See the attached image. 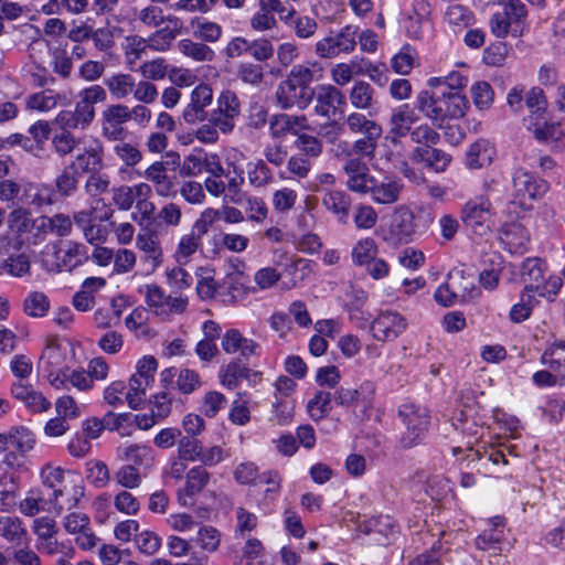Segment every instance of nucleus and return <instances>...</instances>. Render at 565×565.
Wrapping results in <instances>:
<instances>
[{
    "instance_id": "1",
    "label": "nucleus",
    "mask_w": 565,
    "mask_h": 565,
    "mask_svg": "<svg viewBox=\"0 0 565 565\" xmlns=\"http://www.w3.org/2000/svg\"><path fill=\"white\" fill-rule=\"evenodd\" d=\"M343 125L351 135L359 136V138L353 141L351 147L343 141L342 154L345 157L374 158L383 134L382 126L360 111L348 114L343 119Z\"/></svg>"
},
{
    "instance_id": "2",
    "label": "nucleus",
    "mask_w": 565,
    "mask_h": 565,
    "mask_svg": "<svg viewBox=\"0 0 565 565\" xmlns=\"http://www.w3.org/2000/svg\"><path fill=\"white\" fill-rule=\"evenodd\" d=\"M483 189L484 194L469 200L461 209L462 223L478 236H487L492 231L494 212L491 201L502 191V185L491 179L484 182Z\"/></svg>"
},
{
    "instance_id": "3",
    "label": "nucleus",
    "mask_w": 565,
    "mask_h": 565,
    "mask_svg": "<svg viewBox=\"0 0 565 565\" xmlns=\"http://www.w3.org/2000/svg\"><path fill=\"white\" fill-rule=\"evenodd\" d=\"M398 416L404 425V430L399 438L401 446L403 448H412L420 444L429 426L427 409L415 404H404L399 407Z\"/></svg>"
},
{
    "instance_id": "4",
    "label": "nucleus",
    "mask_w": 565,
    "mask_h": 565,
    "mask_svg": "<svg viewBox=\"0 0 565 565\" xmlns=\"http://www.w3.org/2000/svg\"><path fill=\"white\" fill-rule=\"evenodd\" d=\"M358 28L345 25L339 31H330L315 44V53L321 58H335L350 54L356 46Z\"/></svg>"
},
{
    "instance_id": "5",
    "label": "nucleus",
    "mask_w": 565,
    "mask_h": 565,
    "mask_svg": "<svg viewBox=\"0 0 565 565\" xmlns=\"http://www.w3.org/2000/svg\"><path fill=\"white\" fill-rule=\"evenodd\" d=\"M512 201L509 204L518 203L524 206L527 201H535L547 192L548 183L529 171L515 169L512 173Z\"/></svg>"
},
{
    "instance_id": "6",
    "label": "nucleus",
    "mask_w": 565,
    "mask_h": 565,
    "mask_svg": "<svg viewBox=\"0 0 565 565\" xmlns=\"http://www.w3.org/2000/svg\"><path fill=\"white\" fill-rule=\"evenodd\" d=\"M241 113V103L237 95L231 90H224L216 99L214 108L209 117L217 126L222 134H231L235 127V121Z\"/></svg>"
},
{
    "instance_id": "7",
    "label": "nucleus",
    "mask_w": 565,
    "mask_h": 565,
    "mask_svg": "<svg viewBox=\"0 0 565 565\" xmlns=\"http://www.w3.org/2000/svg\"><path fill=\"white\" fill-rule=\"evenodd\" d=\"M62 525L68 534L75 536V544L81 550L90 551L97 546L99 539L94 533L86 513L70 512L63 518Z\"/></svg>"
},
{
    "instance_id": "8",
    "label": "nucleus",
    "mask_w": 565,
    "mask_h": 565,
    "mask_svg": "<svg viewBox=\"0 0 565 565\" xmlns=\"http://www.w3.org/2000/svg\"><path fill=\"white\" fill-rule=\"evenodd\" d=\"M126 104L117 103L105 107L100 114V134L109 141H122L128 135Z\"/></svg>"
},
{
    "instance_id": "9",
    "label": "nucleus",
    "mask_w": 565,
    "mask_h": 565,
    "mask_svg": "<svg viewBox=\"0 0 565 565\" xmlns=\"http://www.w3.org/2000/svg\"><path fill=\"white\" fill-rule=\"evenodd\" d=\"M315 113L317 116L332 118L343 114L347 105L344 94L334 85L322 84L315 89Z\"/></svg>"
},
{
    "instance_id": "10",
    "label": "nucleus",
    "mask_w": 565,
    "mask_h": 565,
    "mask_svg": "<svg viewBox=\"0 0 565 565\" xmlns=\"http://www.w3.org/2000/svg\"><path fill=\"white\" fill-rule=\"evenodd\" d=\"M406 328V319L396 311L380 312L371 324L373 338L382 342L394 341Z\"/></svg>"
},
{
    "instance_id": "11",
    "label": "nucleus",
    "mask_w": 565,
    "mask_h": 565,
    "mask_svg": "<svg viewBox=\"0 0 565 565\" xmlns=\"http://www.w3.org/2000/svg\"><path fill=\"white\" fill-rule=\"evenodd\" d=\"M51 491L46 499L47 512H54L56 514H61L64 510L76 507L84 495V487L73 480Z\"/></svg>"
},
{
    "instance_id": "12",
    "label": "nucleus",
    "mask_w": 565,
    "mask_h": 565,
    "mask_svg": "<svg viewBox=\"0 0 565 565\" xmlns=\"http://www.w3.org/2000/svg\"><path fill=\"white\" fill-rule=\"evenodd\" d=\"M371 199L376 204L391 205L396 203L404 190V183L401 178L396 175H384L370 184Z\"/></svg>"
},
{
    "instance_id": "13",
    "label": "nucleus",
    "mask_w": 565,
    "mask_h": 565,
    "mask_svg": "<svg viewBox=\"0 0 565 565\" xmlns=\"http://www.w3.org/2000/svg\"><path fill=\"white\" fill-rule=\"evenodd\" d=\"M315 92L302 90L300 86H297L290 79L286 77L276 90V102L282 109H289L297 107L299 109H306L313 100Z\"/></svg>"
},
{
    "instance_id": "14",
    "label": "nucleus",
    "mask_w": 565,
    "mask_h": 565,
    "mask_svg": "<svg viewBox=\"0 0 565 565\" xmlns=\"http://www.w3.org/2000/svg\"><path fill=\"white\" fill-rule=\"evenodd\" d=\"M11 394L32 414H42L51 408V402L43 393L23 381L12 383Z\"/></svg>"
},
{
    "instance_id": "15",
    "label": "nucleus",
    "mask_w": 565,
    "mask_h": 565,
    "mask_svg": "<svg viewBox=\"0 0 565 565\" xmlns=\"http://www.w3.org/2000/svg\"><path fill=\"white\" fill-rule=\"evenodd\" d=\"M343 172L347 175V188L355 193L365 194L370 191V184L373 182V175L370 174L369 167L360 157H349L343 164Z\"/></svg>"
},
{
    "instance_id": "16",
    "label": "nucleus",
    "mask_w": 565,
    "mask_h": 565,
    "mask_svg": "<svg viewBox=\"0 0 565 565\" xmlns=\"http://www.w3.org/2000/svg\"><path fill=\"white\" fill-rule=\"evenodd\" d=\"M34 237L43 241L47 234L58 237L68 236L73 228L72 217L64 213H56L52 216L42 215L33 221Z\"/></svg>"
},
{
    "instance_id": "17",
    "label": "nucleus",
    "mask_w": 565,
    "mask_h": 565,
    "mask_svg": "<svg viewBox=\"0 0 565 565\" xmlns=\"http://www.w3.org/2000/svg\"><path fill=\"white\" fill-rule=\"evenodd\" d=\"M136 246L143 253V262L152 270L163 263V248L158 233L151 228H145L136 236Z\"/></svg>"
},
{
    "instance_id": "18",
    "label": "nucleus",
    "mask_w": 565,
    "mask_h": 565,
    "mask_svg": "<svg viewBox=\"0 0 565 565\" xmlns=\"http://www.w3.org/2000/svg\"><path fill=\"white\" fill-rule=\"evenodd\" d=\"M419 120L420 118L409 105H401L390 116L388 134L393 140L406 137Z\"/></svg>"
},
{
    "instance_id": "19",
    "label": "nucleus",
    "mask_w": 565,
    "mask_h": 565,
    "mask_svg": "<svg viewBox=\"0 0 565 565\" xmlns=\"http://www.w3.org/2000/svg\"><path fill=\"white\" fill-rule=\"evenodd\" d=\"M221 345L227 354L239 352L245 360L259 354L260 351V345L256 341L243 337L236 329H230L224 333Z\"/></svg>"
},
{
    "instance_id": "20",
    "label": "nucleus",
    "mask_w": 565,
    "mask_h": 565,
    "mask_svg": "<svg viewBox=\"0 0 565 565\" xmlns=\"http://www.w3.org/2000/svg\"><path fill=\"white\" fill-rule=\"evenodd\" d=\"M38 369L42 373L70 370L66 365V349L55 339L49 340L38 362Z\"/></svg>"
},
{
    "instance_id": "21",
    "label": "nucleus",
    "mask_w": 565,
    "mask_h": 565,
    "mask_svg": "<svg viewBox=\"0 0 565 565\" xmlns=\"http://www.w3.org/2000/svg\"><path fill=\"white\" fill-rule=\"evenodd\" d=\"M143 177L153 185L158 196L169 198L174 194V184L168 175L166 162L154 161L145 170Z\"/></svg>"
},
{
    "instance_id": "22",
    "label": "nucleus",
    "mask_w": 565,
    "mask_h": 565,
    "mask_svg": "<svg viewBox=\"0 0 565 565\" xmlns=\"http://www.w3.org/2000/svg\"><path fill=\"white\" fill-rule=\"evenodd\" d=\"M183 23L180 18L169 14L168 25L153 32L147 40L148 46L158 52L170 49L172 41L181 34Z\"/></svg>"
},
{
    "instance_id": "23",
    "label": "nucleus",
    "mask_w": 565,
    "mask_h": 565,
    "mask_svg": "<svg viewBox=\"0 0 565 565\" xmlns=\"http://www.w3.org/2000/svg\"><path fill=\"white\" fill-rule=\"evenodd\" d=\"M527 129L539 141L546 143H557L565 136V124L548 121L546 116L529 122Z\"/></svg>"
},
{
    "instance_id": "24",
    "label": "nucleus",
    "mask_w": 565,
    "mask_h": 565,
    "mask_svg": "<svg viewBox=\"0 0 565 565\" xmlns=\"http://www.w3.org/2000/svg\"><path fill=\"white\" fill-rule=\"evenodd\" d=\"M365 391H369L370 394H373V384L365 382L361 385L360 390L341 386L334 392L333 399L338 405L342 407L355 408L360 405L367 407L371 405V398H367L363 395V392Z\"/></svg>"
},
{
    "instance_id": "25",
    "label": "nucleus",
    "mask_w": 565,
    "mask_h": 565,
    "mask_svg": "<svg viewBox=\"0 0 565 565\" xmlns=\"http://www.w3.org/2000/svg\"><path fill=\"white\" fill-rule=\"evenodd\" d=\"M202 235L191 227V231L182 234L174 247L173 258L178 265L185 266L199 252L202 245Z\"/></svg>"
},
{
    "instance_id": "26",
    "label": "nucleus",
    "mask_w": 565,
    "mask_h": 565,
    "mask_svg": "<svg viewBox=\"0 0 565 565\" xmlns=\"http://www.w3.org/2000/svg\"><path fill=\"white\" fill-rule=\"evenodd\" d=\"M439 107H441L443 122L447 118H461L469 108V102L460 92H440Z\"/></svg>"
},
{
    "instance_id": "27",
    "label": "nucleus",
    "mask_w": 565,
    "mask_h": 565,
    "mask_svg": "<svg viewBox=\"0 0 565 565\" xmlns=\"http://www.w3.org/2000/svg\"><path fill=\"white\" fill-rule=\"evenodd\" d=\"M352 200L351 196L339 190H329L323 194L322 205L331 213H333L339 222L347 223Z\"/></svg>"
},
{
    "instance_id": "28",
    "label": "nucleus",
    "mask_w": 565,
    "mask_h": 565,
    "mask_svg": "<svg viewBox=\"0 0 565 565\" xmlns=\"http://www.w3.org/2000/svg\"><path fill=\"white\" fill-rule=\"evenodd\" d=\"M412 159L416 162H423L426 167L436 172L445 171L450 162V157L440 149L430 147H416L412 152Z\"/></svg>"
},
{
    "instance_id": "29",
    "label": "nucleus",
    "mask_w": 565,
    "mask_h": 565,
    "mask_svg": "<svg viewBox=\"0 0 565 565\" xmlns=\"http://www.w3.org/2000/svg\"><path fill=\"white\" fill-rule=\"evenodd\" d=\"M103 147H92L78 153L70 168L83 173H96L104 168Z\"/></svg>"
},
{
    "instance_id": "30",
    "label": "nucleus",
    "mask_w": 565,
    "mask_h": 565,
    "mask_svg": "<svg viewBox=\"0 0 565 565\" xmlns=\"http://www.w3.org/2000/svg\"><path fill=\"white\" fill-rule=\"evenodd\" d=\"M178 50L184 57L196 63H211L215 58L214 50L202 41L182 39L178 42Z\"/></svg>"
},
{
    "instance_id": "31",
    "label": "nucleus",
    "mask_w": 565,
    "mask_h": 565,
    "mask_svg": "<svg viewBox=\"0 0 565 565\" xmlns=\"http://www.w3.org/2000/svg\"><path fill=\"white\" fill-rule=\"evenodd\" d=\"M375 89L365 81H356L349 92L351 106L356 110L369 111L376 104Z\"/></svg>"
},
{
    "instance_id": "32",
    "label": "nucleus",
    "mask_w": 565,
    "mask_h": 565,
    "mask_svg": "<svg viewBox=\"0 0 565 565\" xmlns=\"http://www.w3.org/2000/svg\"><path fill=\"white\" fill-rule=\"evenodd\" d=\"M521 277L525 282L524 291L527 294V299H530L544 280L543 262L540 258H526L521 267Z\"/></svg>"
},
{
    "instance_id": "33",
    "label": "nucleus",
    "mask_w": 565,
    "mask_h": 565,
    "mask_svg": "<svg viewBox=\"0 0 565 565\" xmlns=\"http://www.w3.org/2000/svg\"><path fill=\"white\" fill-rule=\"evenodd\" d=\"M31 273V262L26 254H11L8 257L0 258V276L12 278H23Z\"/></svg>"
},
{
    "instance_id": "34",
    "label": "nucleus",
    "mask_w": 565,
    "mask_h": 565,
    "mask_svg": "<svg viewBox=\"0 0 565 565\" xmlns=\"http://www.w3.org/2000/svg\"><path fill=\"white\" fill-rule=\"evenodd\" d=\"M192 35L204 43H216L223 34V28L214 22L204 18L195 17L190 21Z\"/></svg>"
},
{
    "instance_id": "35",
    "label": "nucleus",
    "mask_w": 565,
    "mask_h": 565,
    "mask_svg": "<svg viewBox=\"0 0 565 565\" xmlns=\"http://www.w3.org/2000/svg\"><path fill=\"white\" fill-rule=\"evenodd\" d=\"M416 107L430 121L443 122L438 93L422 90L416 96Z\"/></svg>"
},
{
    "instance_id": "36",
    "label": "nucleus",
    "mask_w": 565,
    "mask_h": 565,
    "mask_svg": "<svg viewBox=\"0 0 565 565\" xmlns=\"http://www.w3.org/2000/svg\"><path fill=\"white\" fill-rule=\"evenodd\" d=\"M448 277L458 299L466 300L467 298H473L478 294L473 276L466 275L465 270L455 268L448 274Z\"/></svg>"
},
{
    "instance_id": "37",
    "label": "nucleus",
    "mask_w": 565,
    "mask_h": 565,
    "mask_svg": "<svg viewBox=\"0 0 565 565\" xmlns=\"http://www.w3.org/2000/svg\"><path fill=\"white\" fill-rule=\"evenodd\" d=\"M26 530L17 516L0 518V536L7 542L20 545L26 537Z\"/></svg>"
},
{
    "instance_id": "38",
    "label": "nucleus",
    "mask_w": 565,
    "mask_h": 565,
    "mask_svg": "<svg viewBox=\"0 0 565 565\" xmlns=\"http://www.w3.org/2000/svg\"><path fill=\"white\" fill-rule=\"evenodd\" d=\"M250 370L237 361H232L220 371L221 384L228 388H236L243 380L249 377Z\"/></svg>"
},
{
    "instance_id": "39",
    "label": "nucleus",
    "mask_w": 565,
    "mask_h": 565,
    "mask_svg": "<svg viewBox=\"0 0 565 565\" xmlns=\"http://www.w3.org/2000/svg\"><path fill=\"white\" fill-rule=\"evenodd\" d=\"M414 233L413 214L406 210L397 211L392 220L391 234L399 243L409 241Z\"/></svg>"
},
{
    "instance_id": "40",
    "label": "nucleus",
    "mask_w": 565,
    "mask_h": 565,
    "mask_svg": "<svg viewBox=\"0 0 565 565\" xmlns=\"http://www.w3.org/2000/svg\"><path fill=\"white\" fill-rule=\"evenodd\" d=\"M105 85L113 97L124 99L135 88V78L128 73H117L105 79Z\"/></svg>"
},
{
    "instance_id": "41",
    "label": "nucleus",
    "mask_w": 565,
    "mask_h": 565,
    "mask_svg": "<svg viewBox=\"0 0 565 565\" xmlns=\"http://www.w3.org/2000/svg\"><path fill=\"white\" fill-rule=\"evenodd\" d=\"M444 20L449 25L462 30L475 23V14L468 7L456 3L447 7Z\"/></svg>"
},
{
    "instance_id": "42",
    "label": "nucleus",
    "mask_w": 565,
    "mask_h": 565,
    "mask_svg": "<svg viewBox=\"0 0 565 565\" xmlns=\"http://www.w3.org/2000/svg\"><path fill=\"white\" fill-rule=\"evenodd\" d=\"M493 150L486 140H478L467 152V164L471 169H480L491 163Z\"/></svg>"
},
{
    "instance_id": "43",
    "label": "nucleus",
    "mask_w": 565,
    "mask_h": 565,
    "mask_svg": "<svg viewBox=\"0 0 565 565\" xmlns=\"http://www.w3.org/2000/svg\"><path fill=\"white\" fill-rule=\"evenodd\" d=\"M51 307L49 297L42 291H31L23 301V311L32 318L46 316Z\"/></svg>"
},
{
    "instance_id": "44",
    "label": "nucleus",
    "mask_w": 565,
    "mask_h": 565,
    "mask_svg": "<svg viewBox=\"0 0 565 565\" xmlns=\"http://www.w3.org/2000/svg\"><path fill=\"white\" fill-rule=\"evenodd\" d=\"M525 105L530 110L527 124L542 118L547 111V100L542 88L533 87L525 95Z\"/></svg>"
},
{
    "instance_id": "45",
    "label": "nucleus",
    "mask_w": 565,
    "mask_h": 565,
    "mask_svg": "<svg viewBox=\"0 0 565 565\" xmlns=\"http://www.w3.org/2000/svg\"><path fill=\"white\" fill-rule=\"evenodd\" d=\"M211 473L203 466H195L185 475L184 491L186 495L200 493L210 482Z\"/></svg>"
},
{
    "instance_id": "46",
    "label": "nucleus",
    "mask_w": 565,
    "mask_h": 565,
    "mask_svg": "<svg viewBox=\"0 0 565 565\" xmlns=\"http://www.w3.org/2000/svg\"><path fill=\"white\" fill-rule=\"evenodd\" d=\"M333 395L328 391H318L307 404L309 416L313 420L324 418L331 411V401Z\"/></svg>"
},
{
    "instance_id": "47",
    "label": "nucleus",
    "mask_w": 565,
    "mask_h": 565,
    "mask_svg": "<svg viewBox=\"0 0 565 565\" xmlns=\"http://www.w3.org/2000/svg\"><path fill=\"white\" fill-rule=\"evenodd\" d=\"M122 459L131 462L135 467L152 462L153 450L150 446L142 444H130L121 449Z\"/></svg>"
},
{
    "instance_id": "48",
    "label": "nucleus",
    "mask_w": 565,
    "mask_h": 565,
    "mask_svg": "<svg viewBox=\"0 0 565 565\" xmlns=\"http://www.w3.org/2000/svg\"><path fill=\"white\" fill-rule=\"evenodd\" d=\"M288 25L292 28L295 35L300 40L312 39L318 31L317 20L306 14H299L297 10Z\"/></svg>"
},
{
    "instance_id": "49",
    "label": "nucleus",
    "mask_w": 565,
    "mask_h": 565,
    "mask_svg": "<svg viewBox=\"0 0 565 565\" xmlns=\"http://www.w3.org/2000/svg\"><path fill=\"white\" fill-rule=\"evenodd\" d=\"M25 192L29 194L30 203L36 207L55 203V190L49 184H29Z\"/></svg>"
},
{
    "instance_id": "50",
    "label": "nucleus",
    "mask_w": 565,
    "mask_h": 565,
    "mask_svg": "<svg viewBox=\"0 0 565 565\" xmlns=\"http://www.w3.org/2000/svg\"><path fill=\"white\" fill-rule=\"evenodd\" d=\"M192 541L203 551L213 553L221 544V532L214 526L203 525Z\"/></svg>"
},
{
    "instance_id": "51",
    "label": "nucleus",
    "mask_w": 565,
    "mask_h": 565,
    "mask_svg": "<svg viewBox=\"0 0 565 565\" xmlns=\"http://www.w3.org/2000/svg\"><path fill=\"white\" fill-rule=\"evenodd\" d=\"M377 246L373 238L360 239L352 249L353 263L364 266L376 257Z\"/></svg>"
},
{
    "instance_id": "52",
    "label": "nucleus",
    "mask_w": 565,
    "mask_h": 565,
    "mask_svg": "<svg viewBox=\"0 0 565 565\" xmlns=\"http://www.w3.org/2000/svg\"><path fill=\"white\" fill-rule=\"evenodd\" d=\"M227 399L224 394L217 391H209L204 394L201 402V412L209 418H214L225 408Z\"/></svg>"
},
{
    "instance_id": "53",
    "label": "nucleus",
    "mask_w": 565,
    "mask_h": 565,
    "mask_svg": "<svg viewBox=\"0 0 565 565\" xmlns=\"http://www.w3.org/2000/svg\"><path fill=\"white\" fill-rule=\"evenodd\" d=\"M467 84V78L461 75L458 71H452L446 75L430 77L427 85L431 88H438L446 86L447 92H460Z\"/></svg>"
},
{
    "instance_id": "54",
    "label": "nucleus",
    "mask_w": 565,
    "mask_h": 565,
    "mask_svg": "<svg viewBox=\"0 0 565 565\" xmlns=\"http://www.w3.org/2000/svg\"><path fill=\"white\" fill-rule=\"evenodd\" d=\"M258 6H263L273 14L277 15V20L284 24H290L295 15L296 9L284 0H258Z\"/></svg>"
},
{
    "instance_id": "55",
    "label": "nucleus",
    "mask_w": 565,
    "mask_h": 565,
    "mask_svg": "<svg viewBox=\"0 0 565 565\" xmlns=\"http://www.w3.org/2000/svg\"><path fill=\"white\" fill-rule=\"evenodd\" d=\"M541 362L553 371L565 367V342L556 341L543 353Z\"/></svg>"
},
{
    "instance_id": "56",
    "label": "nucleus",
    "mask_w": 565,
    "mask_h": 565,
    "mask_svg": "<svg viewBox=\"0 0 565 565\" xmlns=\"http://www.w3.org/2000/svg\"><path fill=\"white\" fill-rule=\"evenodd\" d=\"M137 20L145 26L157 29L163 23H168L169 15H164L163 10L154 4H149L136 13Z\"/></svg>"
},
{
    "instance_id": "57",
    "label": "nucleus",
    "mask_w": 565,
    "mask_h": 565,
    "mask_svg": "<svg viewBox=\"0 0 565 565\" xmlns=\"http://www.w3.org/2000/svg\"><path fill=\"white\" fill-rule=\"evenodd\" d=\"M417 60L416 51L411 46H404L391 61L392 68L402 75H407L414 68Z\"/></svg>"
},
{
    "instance_id": "58",
    "label": "nucleus",
    "mask_w": 565,
    "mask_h": 565,
    "mask_svg": "<svg viewBox=\"0 0 565 565\" xmlns=\"http://www.w3.org/2000/svg\"><path fill=\"white\" fill-rule=\"evenodd\" d=\"M149 385L150 384L146 382V380H141L140 376L132 375L130 377L126 401L131 408L136 409L141 406L146 399V390Z\"/></svg>"
},
{
    "instance_id": "59",
    "label": "nucleus",
    "mask_w": 565,
    "mask_h": 565,
    "mask_svg": "<svg viewBox=\"0 0 565 565\" xmlns=\"http://www.w3.org/2000/svg\"><path fill=\"white\" fill-rule=\"evenodd\" d=\"M138 72L147 81H161L169 74L168 64L164 58L158 57L151 61L143 62Z\"/></svg>"
},
{
    "instance_id": "60",
    "label": "nucleus",
    "mask_w": 565,
    "mask_h": 565,
    "mask_svg": "<svg viewBox=\"0 0 565 565\" xmlns=\"http://www.w3.org/2000/svg\"><path fill=\"white\" fill-rule=\"evenodd\" d=\"M248 182L255 188H264L273 181V172L264 160H257L247 171Z\"/></svg>"
},
{
    "instance_id": "61",
    "label": "nucleus",
    "mask_w": 565,
    "mask_h": 565,
    "mask_svg": "<svg viewBox=\"0 0 565 565\" xmlns=\"http://www.w3.org/2000/svg\"><path fill=\"white\" fill-rule=\"evenodd\" d=\"M116 483L125 489H136L141 482L142 478L139 470L134 465H124L114 473Z\"/></svg>"
},
{
    "instance_id": "62",
    "label": "nucleus",
    "mask_w": 565,
    "mask_h": 565,
    "mask_svg": "<svg viewBox=\"0 0 565 565\" xmlns=\"http://www.w3.org/2000/svg\"><path fill=\"white\" fill-rule=\"evenodd\" d=\"M71 169L70 167L63 169L54 181L55 191L63 198L72 196L77 191L78 179Z\"/></svg>"
},
{
    "instance_id": "63",
    "label": "nucleus",
    "mask_w": 565,
    "mask_h": 565,
    "mask_svg": "<svg viewBox=\"0 0 565 565\" xmlns=\"http://www.w3.org/2000/svg\"><path fill=\"white\" fill-rule=\"evenodd\" d=\"M413 142L419 145L418 147L435 146L439 141V134L428 124L415 125L409 134Z\"/></svg>"
},
{
    "instance_id": "64",
    "label": "nucleus",
    "mask_w": 565,
    "mask_h": 565,
    "mask_svg": "<svg viewBox=\"0 0 565 565\" xmlns=\"http://www.w3.org/2000/svg\"><path fill=\"white\" fill-rule=\"evenodd\" d=\"M471 97L476 107L483 110L488 109L492 105L494 100V93L491 85L482 81L477 82L471 86Z\"/></svg>"
}]
</instances>
